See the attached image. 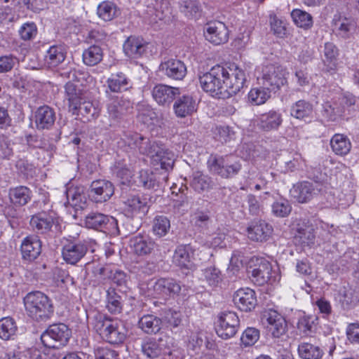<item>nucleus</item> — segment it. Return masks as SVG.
<instances>
[{
  "label": "nucleus",
  "mask_w": 359,
  "mask_h": 359,
  "mask_svg": "<svg viewBox=\"0 0 359 359\" xmlns=\"http://www.w3.org/2000/svg\"><path fill=\"white\" fill-rule=\"evenodd\" d=\"M133 184L148 189H154L156 186H158L155 175L151 172L144 170L140 171L139 175L134 178Z\"/></svg>",
  "instance_id": "52"
},
{
  "label": "nucleus",
  "mask_w": 359,
  "mask_h": 359,
  "mask_svg": "<svg viewBox=\"0 0 359 359\" xmlns=\"http://www.w3.org/2000/svg\"><path fill=\"white\" fill-rule=\"evenodd\" d=\"M85 93L77 84L68 81L65 85V100L67 102L68 110L75 114L79 104L85 98Z\"/></svg>",
  "instance_id": "22"
},
{
  "label": "nucleus",
  "mask_w": 359,
  "mask_h": 359,
  "mask_svg": "<svg viewBox=\"0 0 359 359\" xmlns=\"http://www.w3.org/2000/svg\"><path fill=\"white\" fill-rule=\"evenodd\" d=\"M82 57L85 65L95 66L102 61L103 51L100 46L93 45L83 51Z\"/></svg>",
  "instance_id": "48"
},
{
  "label": "nucleus",
  "mask_w": 359,
  "mask_h": 359,
  "mask_svg": "<svg viewBox=\"0 0 359 359\" xmlns=\"http://www.w3.org/2000/svg\"><path fill=\"white\" fill-rule=\"evenodd\" d=\"M107 83L110 90L114 93L127 90L130 88L129 79L122 72L112 74Z\"/></svg>",
  "instance_id": "45"
},
{
  "label": "nucleus",
  "mask_w": 359,
  "mask_h": 359,
  "mask_svg": "<svg viewBox=\"0 0 359 359\" xmlns=\"http://www.w3.org/2000/svg\"><path fill=\"white\" fill-rule=\"evenodd\" d=\"M234 304L242 311L249 312L257 305V297L253 290L248 287L241 288L233 294Z\"/></svg>",
  "instance_id": "19"
},
{
  "label": "nucleus",
  "mask_w": 359,
  "mask_h": 359,
  "mask_svg": "<svg viewBox=\"0 0 359 359\" xmlns=\"http://www.w3.org/2000/svg\"><path fill=\"white\" fill-rule=\"evenodd\" d=\"M106 308L112 314L121 313L123 310V297L113 287L106 291Z\"/></svg>",
  "instance_id": "42"
},
{
  "label": "nucleus",
  "mask_w": 359,
  "mask_h": 359,
  "mask_svg": "<svg viewBox=\"0 0 359 359\" xmlns=\"http://www.w3.org/2000/svg\"><path fill=\"white\" fill-rule=\"evenodd\" d=\"M71 334V330L65 324H53L43 332L41 340L46 347L57 349L67 344Z\"/></svg>",
  "instance_id": "5"
},
{
  "label": "nucleus",
  "mask_w": 359,
  "mask_h": 359,
  "mask_svg": "<svg viewBox=\"0 0 359 359\" xmlns=\"http://www.w3.org/2000/svg\"><path fill=\"white\" fill-rule=\"evenodd\" d=\"M240 325V320L235 312L224 311L218 317L216 332L223 339H228L233 337Z\"/></svg>",
  "instance_id": "9"
},
{
  "label": "nucleus",
  "mask_w": 359,
  "mask_h": 359,
  "mask_svg": "<svg viewBox=\"0 0 359 359\" xmlns=\"http://www.w3.org/2000/svg\"><path fill=\"white\" fill-rule=\"evenodd\" d=\"M145 13L151 23H156L169 17L171 9L167 0H147Z\"/></svg>",
  "instance_id": "15"
},
{
  "label": "nucleus",
  "mask_w": 359,
  "mask_h": 359,
  "mask_svg": "<svg viewBox=\"0 0 359 359\" xmlns=\"http://www.w3.org/2000/svg\"><path fill=\"white\" fill-rule=\"evenodd\" d=\"M88 248V241L86 240L78 243L69 242L62 248L63 259L67 264H76L85 256Z\"/></svg>",
  "instance_id": "13"
},
{
  "label": "nucleus",
  "mask_w": 359,
  "mask_h": 359,
  "mask_svg": "<svg viewBox=\"0 0 359 359\" xmlns=\"http://www.w3.org/2000/svg\"><path fill=\"white\" fill-rule=\"evenodd\" d=\"M180 94V91L178 88L164 84H158L152 90L154 99L161 105H169Z\"/></svg>",
  "instance_id": "29"
},
{
  "label": "nucleus",
  "mask_w": 359,
  "mask_h": 359,
  "mask_svg": "<svg viewBox=\"0 0 359 359\" xmlns=\"http://www.w3.org/2000/svg\"><path fill=\"white\" fill-rule=\"evenodd\" d=\"M338 55V50L334 43L327 42L324 46V55L325 57V62H328L330 65V69H333L335 68V62Z\"/></svg>",
  "instance_id": "61"
},
{
  "label": "nucleus",
  "mask_w": 359,
  "mask_h": 359,
  "mask_svg": "<svg viewBox=\"0 0 359 359\" xmlns=\"http://www.w3.org/2000/svg\"><path fill=\"white\" fill-rule=\"evenodd\" d=\"M66 195L68 203L76 210L85 208L86 205V198L83 187H70L67 189Z\"/></svg>",
  "instance_id": "35"
},
{
  "label": "nucleus",
  "mask_w": 359,
  "mask_h": 359,
  "mask_svg": "<svg viewBox=\"0 0 359 359\" xmlns=\"http://www.w3.org/2000/svg\"><path fill=\"white\" fill-rule=\"evenodd\" d=\"M11 141L6 136H0V156L3 158H10L13 155V148Z\"/></svg>",
  "instance_id": "63"
},
{
  "label": "nucleus",
  "mask_w": 359,
  "mask_h": 359,
  "mask_svg": "<svg viewBox=\"0 0 359 359\" xmlns=\"http://www.w3.org/2000/svg\"><path fill=\"white\" fill-rule=\"evenodd\" d=\"M293 239L296 245L302 247L313 245L316 240L314 226L309 222H302L297 223Z\"/></svg>",
  "instance_id": "18"
},
{
  "label": "nucleus",
  "mask_w": 359,
  "mask_h": 359,
  "mask_svg": "<svg viewBox=\"0 0 359 359\" xmlns=\"http://www.w3.org/2000/svg\"><path fill=\"white\" fill-rule=\"evenodd\" d=\"M154 294L158 297L179 294L182 287L179 281L170 278H161L158 279L154 286Z\"/></svg>",
  "instance_id": "24"
},
{
  "label": "nucleus",
  "mask_w": 359,
  "mask_h": 359,
  "mask_svg": "<svg viewBox=\"0 0 359 359\" xmlns=\"http://www.w3.org/2000/svg\"><path fill=\"white\" fill-rule=\"evenodd\" d=\"M133 109L132 103L128 99L116 97L111 99L107 104V113L111 119L117 121Z\"/></svg>",
  "instance_id": "26"
},
{
  "label": "nucleus",
  "mask_w": 359,
  "mask_h": 359,
  "mask_svg": "<svg viewBox=\"0 0 359 359\" xmlns=\"http://www.w3.org/2000/svg\"><path fill=\"white\" fill-rule=\"evenodd\" d=\"M270 25L274 34L283 37L286 34L285 22L275 14L270 15Z\"/></svg>",
  "instance_id": "62"
},
{
  "label": "nucleus",
  "mask_w": 359,
  "mask_h": 359,
  "mask_svg": "<svg viewBox=\"0 0 359 359\" xmlns=\"http://www.w3.org/2000/svg\"><path fill=\"white\" fill-rule=\"evenodd\" d=\"M194 249L191 245L178 246L173 255L172 262L181 269L192 270L194 268L193 262Z\"/></svg>",
  "instance_id": "23"
},
{
  "label": "nucleus",
  "mask_w": 359,
  "mask_h": 359,
  "mask_svg": "<svg viewBox=\"0 0 359 359\" xmlns=\"http://www.w3.org/2000/svg\"><path fill=\"white\" fill-rule=\"evenodd\" d=\"M18 59L12 55H3L0 57V74L6 73L12 70Z\"/></svg>",
  "instance_id": "64"
},
{
  "label": "nucleus",
  "mask_w": 359,
  "mask_h": 359,
  "mask_svg": "<svg viewBox=\"0 0 359 359\" xmlns=\"http://www.w3.org/2000/svg\"><path fill=\"white\" fill-rule=\"evenodd\" d=\"M273 214L278 217H287L292 210V207L287 200H281L276 201L273 203L272 207Z\"/></svg>",
  "instance_id": "59"
},
{
  "label": "nucleus",
  "mask_w": 359,
  "mask_h": 359,
  "mask_svg": "<svg viewBox=\"0 0 359 359\" xmlns=\"http://www.w3.org/2000/svg\"><path fill=\"white\" fill-rule=\"evenodd\" d=\"M168 337H159L158 339H148L144 341L141 345L142 353L149 358H156L165 352L167 349Z\"/></svg>",
  "instance_id": "27"
},
{
  "label": "nucleus",
  "mask_w": 359,
  "mask_h": 359,
  "mask_svg": "<svg viewBox=\"0 0 359 359\" xmlns=\"http://www.w3.org/2000/svg\"><path fill=\"white\" fill-rule=\"evenodd\" d=\"M340 302L346 309L353 307L359 302V294L349 286L344 287Z\"/></svg>",
  "instance_id": "56"
},
{
  "label": "nucleus",
  "mask_w": 359,
  "mask_h": 359,
  "mask_svg": "<svg viewBox=\"0 0 359 359\" xmlns=\"http://www.w3.org/2000/svg\"><path fill=\"white\" fill-rule=\"evenodd\" d=\"M191 186L195 191L201 192L210 188V180L207 176L196 172L193 176Z\"/></svg>",
  "instance_id": "60"
},
{
  "label": "nucleus",
  "mask_w": 359,
  "mask_h": 359,
  "mask_svg": "<svg viewBox=\"0 0 359 359\" xmlns=\"http://www.w3.org/2000/svg\"><path fill=\"white\" fill-rule=\"evenodd\" d=\"M34 118L37 130H50L55 124L56 119L55 111L53 108L44 104L36 109Z\"/></svg>",
  "instance_id": "17"
},
{
  "label": "nucleus",
  "mask_w": 359,
  "mask_h": 359,
  "mask_svg": "<svg viewBox=\"0 0 359 359\" xmlns=\"http://www.w3.org/2000/svg\"><path fill=\"white\" fill-rule=\"evenodd\" d=\"M291 17L294 24L304 29H309L312 27L313 21L311 15L301 9H294L291 12Z\"/></svg>",
  "instance_id": "51"
},
{
  "label": "nucleus",
  "mask_w": 359,
  "mask_h": 359,
  "mask_svg": "<svg viewBox=\"0 0 359 359\" xmlns=\"http://www.w3.org/2000/svg\"><path fill=\"white\" fill-rule=\"evenodd\" d=\"M154 161L160 164L161 168L165 170L172 168L175 162V154L163 144H158V149H156L154 156L151 157Z\"/></svg>",
  "instance_id": "37"
},
{
  "label": "nucleus",
  "mask_w": 359,
  "mask_h": 359,
  "mask_svg": "<svg viewBox=\"0 0 359 359\" xmlns=\"http://www.w3.org/2000/svg\"><path fill=\"white\" fill-rule=\"evenodd\" d=\"M208 165L210 172L224 179L238 175L242 168L241 161L233 155L211 156Z\"/></svg>",
  "instance_id": "3"
},
{
  "label": "nucleus",
  "mask_w": 359,
  "mask_h": 359,
  "mask_svg": "<svg viewBox=\"0 0 359 359\" xmlns=\"http://www.w3.org/2000/svg\"><path fill=\"white\" fill-rule=\"evenodd\" d=\"M18 327L15 320L11 317L0 320V338L3 340L12 339L15 336Z\"/></svg>",
  "instance_id": "49"
},
{
  "label": "nucleus",
  "mask_w": 359,
  "mask_h": 359,
  "mask_svg": "<svg viewBox=\"0 0 359 359\" xmlns=\"http://www.w3.org/2000/svg\"><path fill=\"white\" fill-rule=\"evenodd\" d=\"M251 262L255 267L251 271L252 280L258 285H263L271 278L272 266L271 263L264 257H254Z\"/></svg>",
  "instance_id": "16"
},
{
  "label": "nucleus",
  "mask_w": 359,
  "mask_h": 359,
  "mask_svg": "<svg viewBox=\"0 0 359 359\" xmlns=\"http://www.w3.org/2000/svg\"><path fill=\"white\" fill-rule=\"evenodd\" d=\"M259 339V330L255 327L246 328L241 337V346L250 347L253 346Z\"/></svg>",
  "instance_id": "57"
},
{
  "label": "nucleus",
  "mask_w": 359,
  "mask_h": 359,
  "mask_svg": "<svg viewBox=\"0 0 359 359\" xmlns=\"http://www.w3.org/2000/svg\"><path fill=\"white\" fill-rule=\"evenodd\" d=\"M97 15L104 21H110L117 15L116 5L109 1H103L97 6Z\"/></svg>",
  "instance_id": "55"
},
{
  "label": "nucleus",
  "mask_w": 359,
  "mask_h": 359,
  "mask_svg": "<svg viewBox=\"0 0 359 359\" xmlns=\"http://www.w3.org/2000/svg\"><path fill=\"white\" fill-rule=\"evenodd\" d=\"M262 322L268 332L275 338H279L286 333L287 327L286 320L274 310L266 311L262 315Z\"/></svg>",
  "instance_id": "11"
},
{
  "label": "nucleus",
  "mask_w": 359,
  "mask_h": 359,
  "mask_svg": "<svg viewBox=\"0 0 359 359\" xmlns=\"http://www.w3.org/2000/svg\"><path fill=\"white\" fill-rule=\"evenodd\" d=\"M323 184L318 182L304 181L293 185L290 193L298 203H306L323 191Z\"/></svg>",
  "instance_id": "7"
},
{
  "label": "nucleus",
  "mask_w": 359,
  "mask_h": 359,
  "mask_svg": "<svg viewBox=\"0 0 359 359\" xmlns=\"http://www.w3.org/2000/svg\"><path fill=\"white\" fill-rule=\"evenodd\" d=\"M149 199L140 195H130L125 201L126 210L132 215L137 214L145 215L149 208Z\"/></svg>",
  "instance_id": "32"
},
{
  "label": "nucleus",
  "mask_w": 359,
  "mask_h": 359,
  "mask_svg": "<svg viewBox=\"0 0 359 359\" xmlns=\"http://www.w3.org/2000/svg\"><path fill=\"white\" fill-rule=\"evenodd\" d=\"M55 223L54 217L45 211L39 212L31 217L29 224L32 230L37 233L44 234L49 232Z\"/></svg>",
  "instance_id": "28"
},
{
  "label": "nucleus",
  "mask_w": 359,
  "mask_h": 359,
  "mask_svg": "<svg viewBox=\"0 0 359 359\" xmlns=\"http://www.w3.org/2000/svg\"><path fill=\"white\" fill-rule=\"evenodd\" d=\"M283 123L282 114L276 110L262 114L258 118V126L264 131L277 130Z\"/></svg>",
  "instance_id": "31"
},
{
  "label": "nucleus",
  "mask_w": 359,
  "mask_h": 359,
  "mask_svg": "<svg viewBox=\"0 0 359 359\" xmlns=\"http://www.w3.org/2000/svg\"><path fill=\"white\" fill-rule=\"evenodd\" d=\"M130 247L137 255L150 254L156 247L155 243L146 235H137L130 239Z\"/></svg>",
  "instance_id": "30"
},
{
  "label": "nucleus",
  "mask_w": 359,
  "mask_h": 359,
  "mask_svg": "<svg viewBox=\"0 0 359 359\" xmlns=\"http://www.w3.org/2000/svg\"><path fill=\"white\" fill-rule=\"evenodd\" d=\"M313 111V105L309 102L301 100L296 102L290 109L292 116L297 119H303L311 116Z\"/></svg>",
  "instance_id": "50"
},
{
  "label": "nucleus",
  "mask_w": 359,
  "mask_h": 359,
  "mask_svg": "<svg viewBox=\"0 0 359 359\" xmlns=\"http://www.w3.org/2000/svg\"><path fill=\"white\" fill-rule=\"evenodd\" d=\"M9 198L15 206H24L31 199V191L26 187L20 186L9 191Z\"/></svg>",
  "instance_id": "43"
},
{
  "label": "nucleus",
  "mask_w": 359,
  "mask_h": 359,
  "mask_svg": "<svg viewBox=\"0 0 359 359\" xmlns=\"http://www.w3.org/2000/svg\"><path fill=\"white\" fill-rule=\"evenodd\" d=\"M131 142L129 145L133 146L139 150L140 153L144 155L149 156L151 158L154 156L156 149H158V143L151 141L141 135L135 133L131 136Z\"/></svg>",
  "instance_id": "34"
},
{
  "label": "nucleus",
  "mask_w": 359,
  "mask_h": 359,
  "mask_svg": "<svg viewBox=\"0 0 359 359\" xmlns=\"http://www.w3.org/2000/svg\"><path fill=\"white\" fill-rule=\"evenodd\" d=\"M272 232V226L262 220L252 222L247 228L248 238L256 242L266 241Z\"/></svg>",
  "instance_id": "25"
},
{
  "label": "nucleus",
  "mask_w": 359,
  "mask_h": 359,
  "mask_svg": "<svg viewBox=\"0 0 359 359\" xmlns=\"http://www.w3.org/2000/svg\"><path fill=\"white\" fill-rule=\"evenodd\" d=\"M170 228V220L165 216L160 215L155 217L153 224V232L155 235L164 236Z\"/></svg>",
  "instance_id": "58"
},
{
  "label": "nucleus",
  "mask_w": 359,
  "mask_h": 359,
  "mask_svg": "<svg viewBox=\"0 0 359 359\" xmlns=\"http://www.w3.org/2000/svg\"><path fill=\"white\" fill-rule=\"evenodd\" d=\"M173 109L177 117L185 118L196 111V101L191 95H182L175 100Z\"/></svg>",
  "instance_id": "33"
},
{
  "label": "nucleus",
  "mask_w": 359,
  "mask_h": 359,
  "mask_svg": "<svg viewBox=\"0 0 359 359\" xmlns=\"http://www.w3.org/2000/svg\"><path fill=\"white\" fill-rule=\"evenodd\" d=\"M224 81L226 86L227 97L236 94L243 88L246 81L244 71L237 65L233 64L230 66L224 67Z\"/></svg>",
  "instance_id": "8"
},
{
  "label": "nucleus",
  "mask_w": 359,
  "mask_h": 359,
  "mask_svg": "<svg viewBox=\"0 0 359 359\" xmlns=\"http://www.w3.org/2000/svg\"><path fill=\"white\" fill-rule=\"evenodd\" d=\"M224 66L216 65L210 70L199 76L202 89L212 97L224 98L226 95V86L224 81Z\"/></svg>",
  "instance_id": "2"
},
{
  "label": "nucleus",
  "mask_w": 359,
  "mask_h": 359,
  "mask_svg": "<svg viewBox=\"0 0 359 359\" xmlns=\"http://www.w3.org/2000/svg\"><path fill=\"white\" fill-rule=\"evenodd\" d=\"M345 111V106H339L337 101L325 102L322 104L321 116L327 121L338 120Z\"/></svg>",
  "instance_id": "38"
},
{
  "label": "nucleus",
  "mask_w": 359,
  "mask_h": 359,
  "mask_svg": "<svg viewBox=\"0 0 359 359\" xmlns=\"http://www.w3.org/2000/svg\"><path fill=\"white\" fill-rule=\"evenodd\" d=\"M162 320L154 315H144L138 321L139 327L149 334H156L161 329Z\"/></svg>",
  "instance_id": "40"
},
{
  "label": "nucleus",
  "mask_w": 359,
  "mask_h": 359,
  "mask_svg": "<svg viewBox=\"0 0 359 359\" xmlns=\"http://www.w3.org/2000/svg\"><path fill=\"white\" fill-rule=\"evenodd\" d=\"M66 53V50L62 46H50L45 56L46 62L50 67H56L65 60Z\"/></svg>",
  "instance_id": "47"
},
{
  "label": "nucleus",
  "mask_w": 359,
  "mask_h": 359,
  "mask_svg": "<svg viewBox=\"0 0 359 359\" xmlns=\"http://www.w3.org/2000/svg\"><path fill=\"white\" fill-rule=\"evenodd\" d=\"M114 194V187L111 182L97 180L91 183L88 196L92 201L101 203L109 200Z\"/></svg>",
  "instance_id": "12"
},
{
  "label": "nucleus",
  "mask_w": 359,
  "mask_h": 359,
  "mask_svg": "<svg viewBox=\"0 0 359 359\" xmlns=\"http://www.w3.org/2000/svg\"><path fill=\"white\" fill-rule=\"evenodd\" d=\"M95 327L102 338L110 344H121L126 338V328L117 319L104 318L97 320Z\"/></svg>",
  "instance_id": "4"
},
{
  "label": "nucleus",
  "mask_w": 359,
  "mask_h": 359,
  "mask_svg": "<svg viewBox=\"0 0 359 359\" xmlns=\"http://www.w3.org/2000/svg\"><path fill=\"white\" fill-rule=\"evenodd\" d=\"M20 251L23 260L28 262H33L41 252L40 239L36 236H27L22 241Z\"/></svg>",
  "instance_id": "21"
},
{
  "label": "nucleus",
  "mask_w": 359,
  "mask_h": 359,
  "mask_svg": "<svg viewBox=\"0 0 359 359\" xmlns=\"http://www.w3.org/2000/svg\"><path fill=\"white\" fill-rule=\"evenodd\" d=\"M317 320V317H313L311 316H304L299 318L297 323V327L299 330L305 336L311 337V334L315 333L316 331Z\"/></svg>",
  "instance_id": "53"
},
{
  "label": "nucleus",
  "mask_w": 359,
  "mask_h": 359,
  "mask_svg": "<svg viewBox=\"0 0 359 359\" xmlns=\"http://www.w3.org/2000/svg\"><path fill=\"white\" fill-rule=\"evenodd\" d=\"M179 9L188 19H196L201 15L202 6L198 0H182L179 3Z\"/></svg>",
  "instance_id": "39"
},
{
  "label": "nucleus",
  "mask_w": 359,
  "mask_h": 359,
  "mask_svg": "<svg viewBox=\"0 0 359 359\" xmlns=\"http://www.w3.org/2000/svg\"><path fill=\"white\" fill-rule=\"evenodd\" d=\"M271 91L266 86L252 88L248 93V100L254 105L262 104L270 97Z\"/></svg>",
  "instance_id": "54"
},
{
  "label": "nucleus",
  "mask_w": 359,
  "mask_h": 359,
  "mask_svg": "<svg viewBox=\"0 0 359 359\" xmlns=\"http://www.w3.org/2000/svg\"><path fill=\"white\" fill-rule=\"evenodd\" d=\"M84 224L88 229L116 233L118 231L117 220L112 216L98 212H91L85 217Z\"/></svg>",
  "instance_id": "6"
},
{
  "label": "nucleus",
  "mask_w": 359,
  "mask_h": 359,
  "mask_svg": "<svg viewBox=\"0 0 359 359\" xmlns=\"http://www.w3.org/2000/svg\"><path fill=\"white\" fill-rule=\"evenodd\" d=\"M100 109L91 101L86 100V97L79 104L74 115H81L86 121H90L98 116Z\"/></svg>",
  "instance_id": "46"
},
{
  "label": "nucleus",
  "mask_w": 359,
  "mask_h": 359,
  "mask_svg": "<svg viewBox=\"0 0 359 359\" xmlns=\"http://www.w3.org/2000/svg\"><path fill=\"white\" fill-rule=\"evenodd\" d=\"M159 72L170 79L182 80L187 74V67L181 60L171 58L161 63Z\"/></svg>",
  "instance_id": "20"
},
{
  "label": "nucleus",
  "mask_w": 359,
  "mask_h": 359,
  "mask_svg": "<svg viewBox=\"0 0 359 359\" xmlns=\"http://www.w3.org/2000/svg\"><path fill=\"white\" fill-rule=\"evenodd\" d=\"M204 35L210 43L215 45H220L228 41L229 32L224 22L212 21L206 24Z\"/></svg>",
  "instance_id": "14"
},
{
  "label": "nucleus",
  "mask_w": 359,
  "mask_h": 359,
  "mask_svg": "<svg viewBox=\"0 0 359 359\" xmlns=\"http://www.w3.org/2000/svg\"><path fill=\"white\" fill-rule=\"evenodd\" d=\"M262 84L270 90H276L287 82L285 70L280 66L268 65L262 69Z\"/></svg>",
  "instance_id": "10"
},
{
  "label": "nucleus",
  "mask_w": 359,
  "mask_h": 359,
  "mask_svg": "<svg viewBox=\"0 0 359 359\" xmlns=\"http://www.w3.org/2000/svg\"><path fill=\"white\" fill-rule=\"evenodd\" d=\"M297 351L302 359H321L324 355V351L320 347L308 342L300 343Z\"/></svg>",
  "instance_id": "44"
},
{
  "label": "nucleus",
  "mask_w": 359,
  "mask_h": 359,
  "mask_svg": "<svg viewBox=\"0 0 359 359\" xmlns=\"http://www.w3.org/2000/svg\"><path fill=\"white\" fill-rule=\"evenodd\" d=\"M25 311L29 317L41 322L50 318L54 308L51 300L40 291L30 292L23 299Z\"/></svg>",
  "instance_id": "1"
},
{
  "label": "nucleus",
  "mask_w": 359,
  "mask_h": 359,
  "mask_svg": "<svg viewBox=\"0 0 359 359\" xmlns=\"http://www.w3.org/2000/svg\"><path fill=\"white\" fill-rule=\"evenodd\" d=\"M123 48L127 56L134 58L140 57L146 50L142 40L135 36L128 37Z\"/></svg>",
  "instance_id": "41"
},
{
  "label": "nucleus",
  "mask_w": 359,
  "mask_h": 359,
  "mask_svg": "<svg viewBox=\"0 0 359 359\" xmlns=\"http://www.w3.org/2000/svg\"><path fill=\"white\" fill-rule=\"evenodd\" d=\"M330 147L332 151L338 156H346L351 149V142L348 137L344 135L334 134L330 140Z\"/></svg>",
  "instance_id": "36"
}]
</instances>
